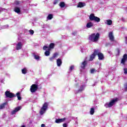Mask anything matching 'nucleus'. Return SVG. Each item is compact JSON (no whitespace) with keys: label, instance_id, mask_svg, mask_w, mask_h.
Wrapping results in <instances>:
<instances>
[{"label":"nucleus","instance_id":"nucleus-1","mask_svg":"<svg viewBox=\"0 0 127 127\" xmlns=\"http://www.w3.org/2000/svg\"><path fill=\"white\" fill-rule=\"evenodd\" d=\"M89 39L90 41H92V42H97L100 39V34L99 33L92 34L89 35Z\"/></svg>","mask_w":127,"mask_h":127},{"label":"nucleus","instance_id":"nucleus-2","mask_svg":"<svg viewBox=\"0 0 127 127\" xmlns=\"http://www.w3.org/2000/svg\"><path fill=\"white\" fill-rule=\"evenodd\" d=\"M118 102V98L114 99L111 100L109 103H106L104 105V107L106 108H112L114 105L116 104V103Z\"/></svg>","mask_w":127,"mask_h":127},{"label":"nucleus","instance_id":"nucleus-3","mask_svg":"<svg viewBox=\"0 0 127 127\" xmlns=\"http://www.w3.org/2000/svg\"><path fill=\"white\" fill-rule=\"evenodd\" d=\"M48 108V103L47 102H46L43 105V106L41 108V110L40 111V115H42L44 114H45V113H46V111H47Z\"/></svg>","mask_w":127,"mask_h":127},{"label":"nucleus","instance_id":"nucleus-4","mask_svg":"<svg viewBox=\"0 0 127 127\" xmlns=\"http://www.w3.org/2000/svg\"><path fill=\"white\" fill-rule=\"evenodd\" d=\"M89 18L91 21H95V22H100L101 19L99 17L95 16V14L92 13L89 15Z\"/></svg>","mask_w":127,"mask_h":127},{"label":"nucleus","instance_id":"nucleus-5","mask_svg":"<svg viewBox=\"0 0 127 127\" xmlns=\"http://www.w3.org/2000/svg\"><path fill=\"white\" fill-rule=\"evenodd\" d=\"M38 89V85L37 84H32L30 88V91L31 93H35Z\"/></svg>","mask_w":127,"mask_h":127},{"label":"nucleus","instance_id":"nucleus-6","mask_svg":"<svg viewBox=\"0 0 127 127\" xmlns=\"http://www.w3.org/2000/svg\"><path fill=\"white\" fill-rule=\"evenodd\" d=\"M55 46V44L53 43H51L49 47L48 48V47L45 46L43 47V50H46L47 49H49V50H51L52 49H54V47Z\"/></svg>","mask_w":127,"mask_h":127},{"label":"nucleus","instance_id":"nucleus-7","mask_svg":"<svg viewBox=\"0 0 127 127\" xmlns=\"http://www.w3.org/2000/svg\"><path fill=\"white\" fill-rule=\"evenodd\" d=\"M16 45V49L17 50H20L22 49V47L23 46V43L21 42H19L17 44H15Z\"/></svg>","mask_w":127,"mask_h":127},{"label":"nucleus","instance_id":"nucleus-8","mask_svg":"<svg viewBox=\"0 0 127 127\" xmlns=\"http://www.w3.org/2000/svg\"><path fill=\"white\" fill-rule=\"evenodd\" d=\"M96 55H98V59L99 60H103L104 55H103V54H102L101 52H100V51L98 50H97Z\"/></svg>","mask_w":127,"mask_h":127},{"label":"nucleus","instance_id":"nucleus-9","mask_svg":"<svg viewBox=\"0 0 127 127\" xmlns=\"http://www.w3.org/2000/svg\"><path fill=\"white\" fill-rule=\"evenodd\" d=\"M5 95L6 96V98H13V97H14V94H13V93H11L9 91H6L5 92Z\"/></svg>","mask_w":127,"mask_h":127},{"label":"nucleus","instance_id":"nucleus-10","mask_svg":"<svg viewBox=\"0 0 127 127\" xmlns=\"http://www.w3.org/2000/svg\"><path fill=\"white\" fill-rule=\"evenodd\" d=\"M97 55V50H94V53L90 56V61H93Z\"/></svg>","mask_w":127,"mask_h":127},{"label":"nucleus","instance_id":"nucleus-11","mask_svg":"<svg viewBox=\"0 0 127 127\" xmlns=\"http://www.w3.org/2000/svg\"><path fill=\"white\" fill-rule=\"evenodd\" d=\"M109 38L111 41H114L115 40V36L113 32H110L109 34Z\"/></svg>","mask_w":127,"mask_h":127},{"label":"nucleus","instance_id":"nucleus-12","mask_svg":"<svg viewBox=\"0 0 127 127\" xmlns=\"http://www.w3.org/2000/svg\"><path fill=\"white\" fill-rule=\"evenodd\" d=\"M20 110H21V106L17 107L11 112V114L14 115L15 113H17L18 111H20Z\"/></svg>","mask_w":127,"mask_h":127},{"label":"nucleus","instance_id":"nucleus-13","mask_svg":"<svg viewBox=\"0 0 127 127\" xmlns=\"http://www.w3.org/2000/svg\"><path fill=\"white\" fill-rule=\"evenodd\" d=\"M65 120H66V118H64L63 119H57V120H56L55 122L57 124H60L61 123H63V122H65Z\"/></svg>","mask_w":127,"mask_h":127},{"label":"nucleus","instance_id":"nucleus-14","mask_svg":"<svg viewBox=\"0 0 127 127\" xmlns=\"http://www.w3.org/2000/svg\"><path fill=\"white\" fill-rule=\"evenodd\" d=\"M94 26V23L92 22H89L86 24V27L87 28H91V27H93Z\"/></svg>","mask_w":127,"mask_h":127},{"label":"nucleus","instance_id":"nucleus-15","mask_svg":"<svg viewBox=\"0 0 127 127\" xmlns=\"http://www.w3.org/2000/svg\"><path fill=\"white\" fill-rule=\"evenodd\" d=\"M127 55L125 54L123 56V58L122 60L121 63L122 64H125V62L127 61Z\"/></svg>","mask_w":127,"mask_h":127},{"label":"nucleus","instance_id":"nucleus-16","mask_svg":"<svg viewBox=\"0 0 127 127\" xmlns=\"http://www.w3.org/2000/svg\"><path fill=\"white\" fill-rule=\"evenodd\" d=\"M57 64L58 67H60V66H61V65L62 64V61H61V59H58L57 60Z\"/></svg>","mask_w":127,"mask_h":127},{"label":"nucleus","instance_id":"nucleus-17","mask_svg":"<svg viewBox=\"0 0 127 127\" xmlns=\"http://www.w3.org/2000/svg\"><path fill=\"white\" fill-rule=\"evenodd\" d=\"M105 23L106 24H107V25H112V24H113L112 20H105Z\"/></svg>","mask_w":127,"mask_h":127},{"label":"nucleus","instance_id":"nucleus-18","mask_svg":"<svg viewBox=\"0 0 127 127\" xmlns=\"http://www.w3.org/2000/svg\"><path fill=\"white\" fill-rule=\"evenodd\" d=\"M85 5H86V4L85 3L79 2L77 5V7H84Z\"/></svg>","mask_w":127,"mask_h":127},{"label":"nucleus","instance_id":"nucleus-19","mask_svg":"<svg viewBox=\"0 0 127 127\" xmlns=\"http://www.w3.org/2000/svg\"><path fill=\"white\" fill-rule=\"evenodd\" d=\"M14 11H15V12H16L17 13L20 14L21 12L20 8L18 7H15L14 9Z\"/></svg>","mask_w":127,"mask_h":127},{"label":"nucleus","instance_id":"nucleus-20","mask_svg":"<svg viewBox=\"0 0 127 127\" xmlns=\"http://www.w3.org/2000/svg\"><path fill=\"white\" fill-rule=\"evenodd\" d=\"M65 2H61L59 3V6H60V7H61L62 8H63V7H65Z\"/></svg>","mask_w":127,"mask_h":127},{"label":"nucleus","instance_id":"nucleus-21","mask_svg":"<svg viewBox=\"0 0 127 127\" xmlns=\"http://www.w3.org/2000/svg\"><path fill=\"white\" fill-rule=\"evenodd\" d=\"M86 64H87V61H84L83 62H82L81 67L82 68V69H84L85 68V66H86Z\"/></svg>","mask_w":127,"mask_h":127},{"label":"nucleus","instance_id":"nucleus-22","mask_svg":"<svg viewBox=\"0 0 127 127\" xmlns=\"http://www.w3.org/2000/svg\"><path fill=\"white\" fill-rule=\"evenodd\" d=\"M22 74H25L27 73V68L25 67L22 69Z\"/></svg>","mask_w":127,"mask_h":127},{"label":"nucleus","instance_id":"nucleus-23","mask_svg":"<svg viewBox=\"0 0 127 127\" xmlns=\"http://www.w3.org/2000/svg\"><path fill=\"white\" fill-rule=\"evenodd\" d=\"M50 51L49 50V49H48V51H46L45 52V55L46 56H49V55H50Z\"/></svg>","mask_w":127,"mask_h":127},{"label":"nucleus","instance_id":"nucleus-24","mask_svg":"<svg viewBox=\"0 0 127 127\" xmlns=\"http://www.w3.org/2000/svg\"><path fill=\"white\" fill-rule=\"evenodd\" d=\"M53 18V15L52 14H50L47 16V19L49 20H51V19H52Z\"/></svg>","mask_w":127,"mask_h":127},{"label":"nucleus","instance_id":"nucleus-25","mask_svg":"<svg viewBox=\"0 0 127 127\" xmlns=\"http://www.w3.org/2000/svg\"><path fill=\"white\" fill-rule=\"evenodd\" d=\"M94 113H95V109L94 108H91L90 111V115H94Z\"/></svg>","mask_w":127,"mask_h":127},{"label":"nucleus","instance_id":"nucleus-26","mask_svg":"<svg viewBox=\"0 0 127 127\" xmlns=\"http://www.w3.org/2000/svg\"><path fill=\"white\" fill-rule=\"evenodd\" d=\"M16 96H17V97L18 98V100H19V101H20V100H21V97H20V93L19 92L17 93Z\"/></svg>","mask_w":127,"mask_h":127},{"label":"nucleus","instance_id":"nucleus-27","mask_svg":"<svg viewBox=\"0 0 127 127\" xmlns=\"http://www.w3.org/2000/svg\"><path fill=\"white\" fill-rule=\"evenodd\" d=\"M84 89H85V86H81L78 92H82V91H84Z\"/></svg>","mask_w":127,"mask_h":127},{"label":"nucleus","instance_id":"nucleus-28","mask_svg":"<svg viewBox=\"0 0 127 127\" xmlns=\"http://www.w3.org/2000/svg\"><path fill=\"white\" fill-rule=\"evenodd\" d=\"M4 107H5V103H3L0 105V110H2V109H4Z\"/></svg>","mask_w":127,"mask_h":127},{"label":"nucleus","instance_id":"nucleus-29","mask_svg":"<svg viewBox=\"0 0 127 127\" xmlns=\"http://www.w3.org/2000/svg\"><path fill=\"white\" fill-rule=\"evenodd\" d=\"M97 72V70L95 69V68H92L90 70V73L91 74H94V73H96Z\"/></svg>","mask_w":127,"mask_h":127},{"label":"nucleus","instance_id":"nucleus-30","mask_svg":"<svg viewBox=\"0 0 127 127\" xmlns=\"http://www.w3.org/2000/svg\"><path fill=\"white\" fill-rule=\"evenodd\" d=\"M75 69V66L74 65H71L70 66L69 71H72V70H74Z\"/></svg>","mask_w":127,"mask_h":127},{"label":"nucleus","instance_id":"nucleus-31","mask_svg":"<svg viewBox=\"0 0 127 127\" xmlns=\"http://www.w3.org/2000/svg\"><path fill=\"white\" fill-rule=\"evenodd\" d=\"M40 58L39 57V56H37V55H35L34 56V59H36V60H39V59Z\"/></svg>","mask_w":127,"mask_h":127},{"label":"nucleus","instance_id":"nucleus-32","mask_svg":"<svg viewBox=\"0 0 127 127\" xmlns=\"http://www.w3.org/2000/svg\"><path fill=\"white\" fill-rule=\"evenodd\" d=\"M29 33H30V34H31V35H33V34H34V31L32 30H29Z\"/></svg>","mask_w":127,"mask_h":127},{"label":"nucleus","instance_id":"nucleus-33","mask_svg":"<svg viewBox=\"0 0 127 127\" xmlns=\"http://www.w3.org/2000/svg\"><path fill=\"white\" fill-rule=\"evenodd\" d=\"M85 51H86V50L85 49L84 47H83L81 49V51L82 53L85 52Z\"/></svg>","mask_w":127,"mask_h":127},{"label":"nucleus","instance_id":"nucleus-34","mask_svg":"<svg viewBox=\"0 0 127 127\" xmlns=\"http://www.w3.org/2000/svg\"><path fill=\"white\" fill-rule=\"evenodd\" d=\"M57 56H58V54L57 53H55L53 56L54 58H56Z\"/></svg>","mask_w":127,"mask_h":127},{"label":"nucleus","instance_id":"nucleus-35","mask_svg":"<svg viewBox=\"0 0 127 127\" xmlns=\"http://www.w3.org/2000/svg\"><path fill=\"white\" fill-rule=\"evenodd\" d=\"M59 0H55L53 3L54 4H57L58 3Z\"/></svg>","mask_w":127,"mask_h":127},{"label":"nucleus","instance_id":"nucleus-36","mask_svg":"<svg viewBox=\"0 0 127 127\" xmlns=\"http://www.w3.org/2000/svg\"><path fill=\"white\" fill-rule=\"evenodd\" d=\"M55 60V58H54V57H52L51 58H50V61H53V60Z\"/></svg>","mask_w":127,"mask_h":127},{"label":"nucleus","instance_id":"nucleus-37","mask_svg":"<svg viewBox=\"0 0 127 127\" xmlns=\"http://www.w3.org/2000/svg\"><path fill=\"white\" fill-rule=\"evenodd\" d=\"M63 127H68V124H67L66 123H64L63 125Z\"/></svg>","mask_w":127,"mask_h":127},{"label":"nucleus","instance_id":"nucleus-38","mask_svg":"<svg viewBox=\"0 0 127 127\" xmlns=\"http://www.w3.org/2000/svg\"><path fill=\"white\" fill-rule=\"evenodd\" d=\"M124 87H125V91H127V84H125Z\"/></svg>","mask_w":127,"mask_h":127},{"label":"nucleus","instance_id":"nucleus-39","mask_svg":"<svg viewBox=\"0 0 127 127\" xmlns=\"http://www.w3.org/2000/svg\"><path fill=\"white\" fill-rule=\"evenodd\" d=\"M125 74H127V68H124Z\"/></svg>","mask_w":127,"mask_h":127},{"label":"nucleus","instance_id":"nucleus-40","mask_svg":"<svg viewBox=\"0 0 127 127\" xmlns=\"http://www.w3.org/2000/svg\"><path fill=\"white\" fill-rule=\"evenodd\" d=\"M15 4H19L20 2L18 1H16L15 2Z\"/></svg>","mask_w":127,"mask_h":127},{"label":"nucleus","instance_id":"nucleus-41","mask_svg":"<svg viewBox=\"0 0 127 127\" xmlns=\"http://www.w3.org/2000/svg\"><path fill=\"white\" fill-rule=\"evenodd\" d=\"M41 127H45V124H42L41 125Z\"/></svg>","mask_w":127,"mask_h":127},{"label":"nucleus","instance_id":"nucleus-42","mask_svg":"<svg viewBox=\"0 0 127 127\" xmlns=\"http://www.w3.org/2000/svg\"><path fill=\"white\" fill-rule=\"evenodd\" d=\"M2 9L1 8H0V11H1V10H2Z\"/></svg>","mask_w":127,"mask_h":127}]
</instances>
